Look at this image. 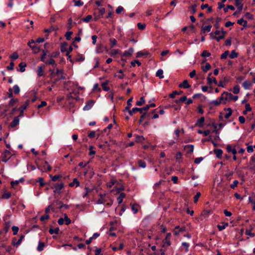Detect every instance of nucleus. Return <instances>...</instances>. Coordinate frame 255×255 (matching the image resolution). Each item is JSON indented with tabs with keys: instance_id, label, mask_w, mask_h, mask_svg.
Wrapping results in <instances>:
<instances>
[{
	"instance_id": "nucleus-48",
	"label": "nucleus",
	"mask_w": 255,
	"mask_h": 255,
	"mask_svg": "<svg viewBox=\"0 0 255 255\" xmlns=\"http://www.w3.org/2000/svg\"><path fill=\"white\" fill-rule=\"evenodd\" d=\"M110 43H111V48L114 47L115 45H117V40H116V39H115V38H110Z\"/></svg>"
},
{
	"instance_id": "nucleus-59",
	"label": "nucleus",
	"mask_w": 255,
	"mask_h": 255,
	"mask_svg": "<svg viewBox=\"0 0 255 255\" xmlns=\"http://www.w3.org/2000/svg\"><path fill=\"white\" fill-rule=\"evenodd\" d=\"M10 58L12 60H16L18 58V55L16 52H14L10 56Z\"/></svg>"
},
{
	"instance_id": "nucleus-1",
	"label": "nucleus",
	"mask_w": 255,
	"mask_h": 255,
	"mask_svg": "<svg viewBox=\"0 0 255 255\" xmlns=\"http://www.w3.org/2000/svg\"><path fill=\"white\" fill-rule=\"evenodd\" d=\"M100 198L99 199H98L96 203L97 204H104L105 203H106V205L108 206H111L113 204V201L111 199H109V200L107 199V197H106V194H100L99 195Z\"/></svg>"
},
{
	"instance_id": "nucleus-50",
	"label": "nucleus",
	"mask_w": 255,
	"mask_h": 255,
	"mask_svg": "<svg viewBox=\"0 0 255 255\" xmlns=\"http://www.w3.org/2000/svg\"><path fill=\"white\" fill-rule=\"evenodd\" d=\"M138 164L140 167L143 168H145L146 166V163L141 160H138Z\"/></svg>"
},
{
	"instance_id": "nucleus-29",
	"label": "nucleus",
	"mask_w": 255,
	"mask_h": 255,
	"mask_svg": "<svg viewBox=\"0 0 255 255\" xmlns=\"http://www.w3.org/2000/svg\"><path fill=\"white\" fill-rule=\"evenodd\" d=\"M212 25H208L207 26L202 27L201 28V31L205 33L206 32H210L211 30Z\"/></svg>"
},
{
	"instance_id": "nucleus-38",
	"label": "nucleus",
	"mask_w": 255,
	"mask_h": 255,
	"mask_svg": "<svg viewBox=\"0 0 255 255\" xmlns=\"http://www.w3.org/2000/svg\"><path fill=\"white\" fill-rule=\"evenodd\" d=\"M145 103L144 97H141L139 100L136 102V105L138 106L142 105Z\"/></svg>"
},
{
	"instance_id": "nucleus-45",
	"label": "nucleus",
	"mask_w": 255,
	"mask_h": 255,
	"mask_svg": "<svg viewBox=\"0 0 255 255\" xmlns=\"http://www.w3.org/2000/svg\"><path fill=\"white\" fill-rule=\"evenodd\" d=\"M155 107V104L154 103H151L148 105H147L146 106L144 107L143 108H142L143 109V111H147L150 108H152Z\"/></svg>"
},
{
	"instance_id": "nucleus-56",
	"label": "nucleus",
	"mask_w": 255,
	"mask_h": 255,
	"mask_svg": "<svg viewBox=\"0 0 255 255\" xmlns=\"http://www.w3.org/2000/svg\"><path fill=\"white\" fill-rule=\"evenodd\" d=\"M240 87L238 85H236L233 89V93L235 94H237L240 92Z\"/></svg>"
},
{
	"instance_id": "nucleus-31",
	"label": "nucleus",
	"mask_w": 255,
	"mask_h": 255,
	"mask_svg": "<svg viewBox=\"0 0 255 255\" xmlns=\"http://www.w3.org/2000/svg\"><path fill=\"white\" fill-rule=\"evenodd\" d=\"M79 184L80 183L78 179L76 178H74L73 180V182L69 184V186L70 187H73L75 185L76 187H78V186H79Z\"/></svg>"
},
{
	"instance_id": "nucleus-52",
	"label": "nucleus",
	"mask_w": 255,
	"mask_h": 255,
	"mask_svg": "<svg viewBox=\"0 0 255 255\" xmlns=\"http://www.w3.org/2000/svg\"><path fill=\"white\" fill-rule=\"evenodd\" d=\"M103 89L105 91H108L110 90L109 87L108 86L107 83H103L102 85Z\"/></svg>"
},
{
	"instance_id": "nucleus-15",
	"label": "nucleus",
	"mask_w": 255,
	"mask_h": 255,
	"mask_svg": "<svg viewBox=\"0 0 255 255\" xmlns=\"http://www.w3.org/2000/svg\"><path fill=\"white\" fill-rule=\"evenodd\" d=\"M143 111V109H142V108H134L131 111H129V114L130 116H131L134 113H135L136 112H139L140 113L142 114Z\"/></svg>"
},
{
	"instance_id": "nucleus-12",
	"label": "nucleus",
	"mask_w": 255,
	"mask_h": 255,
	"mask_svg": "<svg viewBox=\"0 0 255 255\" xmlns=\"http://www.w3.org/2000/svg\"><path fill=\"white\" fill-rule=\"evenodd\" d=\"M24 236L23 235H21L19 239L16 242V239H13L12 241V244L14 246H15L17 247L22 242V241L23 239L24 238Z\"/></svg>"
},
{
	"instance_id": "nucleus-57",
	"label": "nucleus",
	"mask_w": 255,
	"mask_h": 255,
	"mask_svg": "<svg viewBox=\"0 0 255 255\" xmlns=\"http://www.w3.org/2000/svg\"><path fill=\"white\" fill-rule=\"evenodd\" d=\"M138 28L140 30H143L146 26V25L144 23H138L137 24Z\"/></svg>"
},
{
	"instance_id": "nucleus-64",
	"label": "nucleus",
	"mask_w": 255,
	"mask_h": 255,
	"mask_svg": "<svg viewBox=\"0 0 255 255\" xmlns=\"http://www.w3.org/2000/svg\"><path fill=\"white\" fill-rule=\"evenodd\" d=\"M92 18L91 15H88L87 16L83 19V20L85 22H88Z\"/></svg>"
},
{
	"instance_id": "nucleus-61",
	"label": "nucleus",
	"mask_w": 255,
	"mask_h": 255,
	"mask_svg": "<svg viewBox=\"0 0 255 255\" xmlns=\"http://www.w3.org/2000/svg\"><path fill=\"white\" fill-rule=\"evenodd\" d=\"M46 64L52 65V66H56L55 60L53 59H50L49 61L46 62Z\"/></svg>"
},
{
	"instance_id": "nucleus-36",
	"label": "nucleus",
	"mask_w": 255,
	"mask_h": 255,
	"mask_svg": "<svg viewBox=\"0 0 255 255\" xmlns=\"http://www.w3.org/2000/svg\"><path fill=\"white\" fill-rule=\"evenodd\" d=\"M44 246H45V244L44 243H42L41 242H39L37 248V250L38 251H42L43 250Z\"/></svg>"
},
{
	"instance_id": "nucleus-42",
	"label": "nucleus",
	"mask_w": 255,
	"mask_h": 255,
	"mask_svg": "<svg viewBox=\"0 0 255 255\" xmlns=\"http://www.w3.org/2000/svg\"><path fill=\"white\" fill-rule=\"evenodd\" d=\"M198 133L199 134H203L204 136H207L210 133V131L209 130H206L205 131L198 130Z\"/></svg>"
},
{
	"instance_id": "nucleus-10",
	"label": "nucleus",
	"mask_w": 255,
	"mask_h": 255,
	"mask_svg": "<svg viewBox=\"0 0 255 255\" xmlns=\"http://www.w3.org/2000/svg\"><path fill=\"white\" fill-rule=\"evenodd\" d=\"M94 104V101L93 100L88 101L86 103L84 107L83 108V110L84 111H88V110H90L93 106Z\"/></svg>"
},
{
	"instance_id": "nucleus-8",
	"label": "nucleus",
	"mask_w": 255,
	"mask_h": 255,
	"mask_svg": "<svg viewBox=\"0 0 255 255\" xmlns=\"http://www.w3.org/2000/svg\"><path fill=\"white\" fill-rule=\"evenodd\" d=\"M171 233H167L165 238L163 240V244L164 246H170L171 245L170 237Z\"/></svg>"
},
{
	"instance_id": "nucleus-21",
	"label": "nucleus",
	"mask_w": 255,
	"mask_h": 255,
	"mask_svg": "<svg viewBox=\"0 0 255 255\" xmlns=\"http://www.w3.org/2000/svg\"><path fill=\"white\" fill-rule=\"evenodd\" d=\"M225 110L227 111V113L225 115L224 117L225 119H228L232 115V110L231 108H230L225 109Z\"/></svg>"
},
{
	"instance_id": "nucleus-34",
	"label": "nucleus",
	"mask_w": 255,
	"mask_h": 255,
	"mask_svg": "<svg viewBox=\"0 0 255 255\" xmlns=\"http://www.w3.org/2000/svg\"><path fill=\"white\" fill-rule=\"evenodd\" d=\"M229 100L236 101L238 99V96H233L231 93L228 92Z\"/></svg>"
},
{
	"instance_id": "nucleus-63",
	"label": "nucleus",
	"mask_w": 255,
	"mask_h": 255,
	"mask_svg": "<svg viewBox=\"0 0 255 255\" xmlns=\"http://www.w3.org/2000/svg\"><path fill=\"white\" fill-rule=\"evenodd\" d=\"M131 209L134 214H136L138 212V206L137 205H133L131 206Z\"/></svg>"
},
{
	"instance_id": "nucleus-47",
	"label": "nucleus",
	"mask_w": 255,
	"mask_h": 255,
	"mask_svg": "<svg viewBox=\"0 0 255 255\" xmlns=\"http://www.w3.org/2000/svg\"><path fill=\"white\" fill-rule=\"evenodd\" d=\"M124 248V245L123 244H121L119 247H113L112 250L114 251H117L119 250H121Z\"/></svg>"
},
{
	"instance_id": "nucleus-14",
	"label": "nucleus",
	"mask_w": 255,
	"mask_h": 255,
	"mask_svg": "<svg viewBox=\"0 0 255 255\" xmlns=\"http://www.w3.org/2000/svg\"><path fill=\"white\" fill-rule=\"evenodd\" d=\"M226 149L228 152H231L233 155H236L237 153V150L230 144L227 146Z\"/></svg>"
},
{
	"instance_id": "nucleus-53",
	"label": "nucleus",
	"mask_w": 255,
	"mask_h": 255,
	"mask_svg": "<svg viewBox=\"0 0 255 255\" xmlns=\"http://www.w3.org/2000/svg\"><path fill=\"white\" fill-rule=\"evenodd\" d=\"M72 33V31H68L66 33L65 36L67 40H69L71 39Z\"/></svg>"
},
{
	"instance_id": "nucleus-16",
	"label": "nucleus",
	"mask_w": 255,
	"mask_h": 255,
	"mask_svg": "<svg viewBox=\"0 0 255 255\" xmlns=\"http://www.w3.org/2000/svg\"><path fill=\"white\" fill-rule=\"evenodd\" d=\"M243 86L246 90L250 89L252 86V83L250 81H246L243 84Z\"/></svg>"
},
{
	"instance_id": "nucleus-7",
	"label": "nucleus",
	"mask_w": 255,
	"mask_h": 255,
	"mask_svg": "<svg viewBox=\"0 0 255 255\" xmlns=\"http://www.w3.org/2000/svg\"><path fill=\"white\" fill-rule=\"evenodd\" d=\"M220 100L222 102V104H226L227 101L229 100L228 92H224L220 97Z\"/></svg>"
},
{
	"instance_id": "nucleus-20",
	"label": "nucleus",
	"mask_w": 255,
	"mask_h": 255,
	"mask_svg": "<svg viewBox=\"0 0 255 255\" xmlns=\"http://www.w3.org/2000/svg\"><path fill=\"white\" fill-rule=\"evenodd\" d=\"M29 100H26L25 103L20 107L19 109L21 111V113H22L23 111L26 109L27 107L28 106L29 104ZM21 116H22V114H21Z\"/></svg>"
},
{
	"instance_id": "nucleus-3",
	"label": "nucleus",
	"mask_w": 255,
	"mask_h": 255,
	"mask_svg": "<svg viewBox=\"0 0 255 255\" xmlns=\"http://www.w3.org/2000/svg\"><path fill=\"white\" fill-rule=\"evenodd\" d=\"M37 168L42 172L50 171L51 167L47 161H45L43 165H39L37 163Z\"/></svg>"
},
{
	"instance_id": "nucleus-22",
	"label": "nucleus",
	"mask_w": 255,
	"mask_h": 255,
	"mask_svg": "<svg viewBox=\"0 0 255 255\" xmlns=\"http://www.w3.org/2000/svg\"><path fill=\"white\" fill-rule=\"evenodd\" d=\"M184 148L188 153H190L193 152L194 146L192 144L187 145L185 146Z\"/></svg>"
},
{
	"instance_id": "nucleus-43",
	"label": "nucleus",
	"mask_w": 255,
	"mask_h": 255,
	"mask_svg": "<svg viewBox=\"0 0 255 255\" xmlns=\"http://www.w3.org/2000/svg\"><path fill=\"white\" fill-rule=\"evenodd\" d=\"M135 136L136 142H142L144 140V138L142 135H136Z\"/></svg>"
},
{
	"instance_id": "nucleus-62",
	"label": "nucleus",
	"mask_w": 255,
	"mask_h": 255,
	"mask_svg": "<svg viewBox=\"0 0 255 255\" xmlns=\"http://www.w3.org/2000/svg\"><path fill=\"white\" fill-rule=\"evenodd\" d=\"M94 146H90V147H89V155H94L95 153H96V152L94 150Z\"/></svg>"
},
{
	"instance_id": "nucleus-13",
	"label": "nucleus",
	"mask_w": 255,
	"mask_h": 255,
	"mask_svg": "<svg viewBox=\"0 0 255 255\" xmlns=\"http://www.w3.org/2000/svg\"><path fill=\"white\" fill-rule=\"evenodd\" d=\"M19 120L18 117H15L12 122L10 124L9 126L13 128L19 124Z\"/></svg>"
},
{
	"instance_id": "nucleus-44",
	"label": "nucleus",
	"mask_w": 255,
	"mask_h": 255,
	"mask_svg": "<svg viewBox=\"0 0 255 255\" xmlns=\"http://www.w3.org/2000/svg\"><path fill=\"white\" fill-rule=\"evenodd\" d=\"M11 197V193L9 192H5L2 195L3 199H9Z\"/></svg>"
},
{
	"instance_id": "nucleus-32",
	"label": "nucleus",
	"mask_w": 255,
	"mask_h": 255,
	"mask_svg": "<svg viewBox=\"0 0 255 255\" xmlns=\"http://www.w3.org/2000/svg\"><path fill=\"white\" fill-rule=\"evenodd\" d=\"M210 68L211 65L209 63H206L205 65L202 67V69L204 72H207Z\"/></svg>"
},
{
	"instance_id": "nucleus-25",
	"label": "nucleus",
	"mask_w": 255,
	"mask_h": 255,
	"mask_svg": "<svg viewBox=\"0 0 255 255\" xmlns=\"http://www.w3.org/2000/svg\"><path fill=\"white\" fill-rule=\"evenodd\" d=\"M179 87L180 88H189L190 87V85L188 84L187 80H184L182 83L180 84L179 85Z\"/></svg>"
},
{
	"instance_id": "nucleus-11",
	"label": "nucleus",
	"mask_w": 255,
	"mask_h": 255,
	"mask_svg": "<svg viewBox=\"0 0 255 255\" xmlns=\"http://www.w3.org/2000/svg\"><path fill=\"white\" fill-rule=\"evenodd\" d=\"M212 73H210L208 74V76L207 77V82L209 85H211L212 83H214L215 84H217V81L216 80V78L214 77H212Z\"/></svg>"
},
{
	"instance_id": "nucleus-55",
	"label": "nucleus",
	"mask_w": 255,
	"mask_h": 255,
	"mask_svg": "<svg viewBox=\"0 0 255 255\" xmlns=\"http://www.w3.org/2000/svg\"><path fill=\"white\" fill-rule=\"evenodd\" d=\"M182 155L181 152H177L175 155L176 160L177 161H179L182 158Z\"/></svg>"
},
{
	"instance_id": "nucleus-58",
	"label": "nucleus",
	"mask_w": 255,
	"mask_h": 255,
	"mask_svg": "<svg viewBox=\"0 0 255 255\" xmlns=\"http://www.w3.org/2000/svg\"><path fill=\"white\" fill-rule=\"evenodd\" d=\"M239 181L237 180H235L233 181V183L231 184L230 187L232 189H234L238 186Z\"/></svg>"
},
{
	"instance_id": "nucleus-41",
	"label": "nucleus",
	"mask_w": 255,
	"mask_h": 255,
	"mask_svg": "<svg viewBox=\"0 0 255 255\" xmlns=\"http://www.w3.org/2000/svg\"><path fill=\"white\" fill-rule=\"evenodd\" d=\"M48 51L47 50H43L42 51V55L40 58V60L44 62L46 55L47 54Z\"/></svg>"
},
{
	"instance_id": "nucleus-30",
	"label": "nucleus",
	"mask_w": 255,
	"mask_h": 255,
	"mask_svg": "<svg viewBox=\"0 0 255 255\" xmlns=\"http://www.w3.org/2000/svg\"><path fill=\"white\" fill-rule=\"evenodd\" d=\"M156 76L159 77L160 79H162L164 78L163 76V71L162 69H159L156 73Z\"/></svg>"
},
{
	"instance_id": "nucleus-2",
	"label": "nucleus",
	"mask_w": 255,
	"mask_h": 255,
	"mask_svg": "<svg viewBox=\"0 0 255 255\" xmlns=\"http://www.w3.org/2000/svg\"><path fill=\"white\" fill-rule=\"evenodd\" d=\"M226 33V32L222 29V31L216 30L214 33H211L210 36L212 39H215L217 41H219L224 38Z\"/></svg>"
},
{
	"instance_id": "nucleus-51",
	"label": "nucleus",
	"mask_w": 255,
	"mask_h": 255,
	"mask_svg": "<svg viewBox=\"0 0 255 255\" xmlns=\"http://www.w3.org/2000/svg\"><path fill=\"white\" fill-rule=\"evenodd\" d=\"M64 221H65V224L67 225L70 224L71 223L70 219L68 218L66 214L64 215Z\"/></svg>"
},
{
	"instance_id": "nucleus-28",
	"label": "nucleus",
	"mask_w": 255,
	"mask_h": 255,
	"mask_svg": "<svg viewBox=\"0 0 255 255\" xmlns=\"http://www.w3.org/2000/svg\"><path fill=\"white\" fill-rule=\"evenodd\" d=\"M126 197V194L124 193H120L119 196L117 198V200L118 201V203L119 204H121L123 202L124 198Z\"/></svg>"
},
{
	"instance_id": "nucleus-26",
	"label": "nucleus",
	"mask_w": 255,
	"mask_h": 255,
	"mask_svg": "<svg viewBox=\"0 0 255 255\" xmlns=\"http://www.w3.org/2000/svg\"><path fill=\"white\" fill-rule=\"evenodd\" d=\"M229 225L228 223L223 222L222 223V225H218L217 227L219 231H221L224 230Z\"/></svg>"
},
{
	"instance_id": "nucleus-18",
	"label": "nucleus",
	"mask_w": 255,
	"mask_h": 255,
	"mask_svg": "<svg viewBox=\"0 0 255 255\" xmlns=\"http://www.w3.org/2000/svg\"><path fill=\"white\" fill-rule=\"evenodd\" d=\"M214 152L218 158H221L223 154V150L221 149H215Z\"/></svg>"
},
{
	"instance_id": "nucleus-46",
	"label": "nucleus",
	"mask_w": 255,
	"mask_h": 255,
	"mask_svg": "<svg viewBox=\"0 0 255 255\" xmlns=\"http://www.w3.org/2000/svg\"><path fill=\"white\" fill-rule=\"evenodd\" d=\"M13 91L15 94H18L20 92V88L18 85H15L13 87Z\"/></svg>"
},
{
	"instance_id": "nucleus-6",
	"label": "nucleus",
	"mask_w": 255,
	"mask_h": 255,
	"mask_svg": "<svg viewBox=\"0 0 255 255\" xmlns=\"http://www.w3.org/2000/svg\"><path fill=\"white\" fill-rule=\"evenodd\" d=\"M64 187V184L63 183H56L54 184L53 189L54 193H58L59 194H61V190Z\"/></svg>"
},
{
	"instance_id": "nucleus-39",
	"label": "nucleus",
	"mask_w": 255,
	"mask_h": 255,
	"mask_svg": "<svg viewBox=\"0 0 255 255\" xmlns=\"http://www.w3.org/2000/svg\"><path fill=\"white\" fill-rule=\"evenodd\" d=\"M245 110L243 111V114H247V112H250L252 110V108L249 104H247L245 106Z\"/></svg>"
},
{
	"instance_id": "nucleus-35",
	"label": "nucleus",
	"mask_w": 255,
	"mask_h": 255,
	"mask_svg": "<svg viewBox=\"0 0 255 255\" xmlns=\"http://www.w3.org/2000/svg\"><path fill=\"white\" fill-rule=\"evenodd\" d=\"M75 6H81L84 4V2L81 0H73Z\"/></svg>"
},
{
	"instance_id": "nucleus-40",
	"label": "nucleus",
	"mask_w": 255,
	"mask_h": 255,
	"mask_svg": "<svg viewBox=\"0 0 255 255\" xmlns=\"http://www.w3.org/2000/svg\"><path fill=\"white\" fill-rule=\"evenodd\" d=\"M26 64L24 62H21L19 63V67L20 68V71L21 72H23L24 71H25V67H26Z\"/></svg>"
},
{
	"instance_id": "nucleus-37",
	"label": "nucleus",
	"mask_w": 255,
	"mask_h": 255,
	"mask_svg": "<svg viewBox=\"0 0 255 255\" xmlns=\"http://www.w3.org/2000/svg\"><path fill=\"white\" fill-rule=\"evenodd\" d=\"M59 231V229L58 228H55L54 229L50 228L49 230V232L50 234H57Z\"/></svg>"
},
{
	"instance_id": "nucleus-49",
	"label": "nucleus",
	"mask_w": 255,
	"mask_h": 255,
	"mask_svg": "<svg viewBox=\"0 0 255 255\" xmlns=\"http://www.w3.org/2000/svg\"><path fill=\"white\" fill-rule=\"evenodd\" d=\"M238 56V54L237 52H236V51L235 50H233L231 52V53L229 55V57L231 59H233V58H236Z\"/></svg>"
},
{
	"instance_id": "nucleus-17",
	"label": "nucleus",
	"mask_w": 255,
	"mask_h": 255,
	"mask_svg": "<svg viewBox=\"0 0 255 255\" xmlns=\"http://www.w3.org/2000/svg\"><path fill=\"white\" fill-rule=\"evenodd\" d=\"M118 184V182L116 179H112L110 181L107 183V186L108 188H111L114 185H116V187H117Z\"/></svg>"
},
{
	"instance_id": "nucleus-54",
	"label": "nucleus",
	"mask_w": 255,
	"mask_h": 255,
	"mask_svg": "<svg viewBox=\"0 0 255 255\" xmlns=\"http://www.w3.org/2000/svg\"><path fill=\"white\" fill-rule=\"evenodd\" d=\"M19 230V228L17 226H13L12 227V231L13 235H15L17 234Z\"/></svg>"
},
{
	"instance_id": "nucleus-9",
	"label": "nucleus",
	"mask_w": 255,
	"mask_h": 255,
	"mask_svg": "<svg viewBox=\"0 0 255 255\" xmlns=\"http://www.w3.org/2000/svg\"><path fill=\"white\" fill-rule=\"evenodd\" d=\"M45 67V66L44 65H40L37 67V74L38 77H40L44 75V70Z\"/></svg>"
},
{
	"instance_id": "nucleus-33",
	"label": "nucleus",
	"mask_w": 255,
	"mask_h": 255,
	"mask_svg": "<svg viewBox=\"0 0 255 255\" xmlns=\"http://www.w3.org/2000/svg\"><path fill=\"white\" fill-rule=\"evenodd\" d=\"M56 73H57V75L58 76L59 78L60 79H65V77L63 75V73L62 70L57 69L56 71Z\"/></svg>"
},
{
	"instance_id": "nucleus-27",
	"label": "nucleus",
	"mask_w": 255,
	"mask_h": 255,
	"mask_svg": "<svg viewBox=\"0 0 255 255\" xmlns=\"http://www.w3.org/2000/svg\"><path fill=\"white\" fill-rule=\"evenodd\" d=\"M237 23L240 25H243L244 27L247 26V21L245 20L243 18L238 19Z\"/></svg>"
},
{
	"instance_id": "nucleus-60",
	"label": "nucleus",
	"mask_w": 255,
	"mask_h": 255,
	"mask_svg": "<svg viewBox=\"0 0 255 255\" xmlns=\"http://www.w3.org/2000/svg\"><path fill=\"white\" fill-rule=\"evenodd\" d=\"M201 196V193L198 192L196 193V195L194 197V203H197L198 201V199Z\"/></svg>"
},
{
	"instance_id": "nucleus-23",
	"label": "nucleus",
	"mask_w": 255,
	"mask_h": 255,
	"mask_svg": "<svg viewBox=\"0 0 255 255\" xmlns=\"http://www.w3.org/2000/svg\"><path fill=\"white\" fill-rule=\"evenodd\" d=\"M235 4L236 6L238 7V9L239 11H241L243 8V4L242 1L243 0H235Z\"/></svg>"
},
{
	"instance_id": "nucleus-19",
	"label": "nucleus",
	"mask_w": 255,
	"mask_h": 255,
	"mask_svg": "<svg viewBox=\"0 0 255 255\" xmlns=\"http://www.w3.org/2000/svg\"><path fill=\"white\" fill-rule=\"evenodd\" d=\"M133 52V49L132 48H129L127 51H125L122 54V56H130Z\"/></svg>"
},
{
	"instance_id": "nucleus-24",
	"label": "nucleus",
	"mask_w": 255,
	"mask_h": 255,
	"mask_svg": "<svg viewBox=\"0 0 255 255\" xmlns=\"http://www.w3.org/2000/svg\"><path fill=\"white\" fill-rule=\"evenodd\" d=\"M204 121L205 118L204 117H201L197 121L196 125L198 127L201 128L203 126Z\"/></svg>"
},
{
	"instance_id": "nucleus-5",
	"label": "nucleus",
	"mask_w": 255,
	"mask_h": 255,
	"mask_svg": "<svg viewBox=\"0 0 255 255\" xmlns=\"http://www.w3.org/2000/svg\"><path fill=\"white\" fill-rule=\"evenodd\" d=\"M28 45L33 50L34 53H38L40 50V48L35 45V41L33 40H31L30 41H29L28 43Z\"/></svg>"
},
{
	"instance_id": "nucleus-4",
	"label": "nucleus",
	"mask_w": 255,
	"mask_h": 255,
	"mask_svg": "<svg viewBox=\"0 0 255 255\" xmlns=\"http://www.w3.org/2000/svg\"><path fill=\"white\" fill-rule=\"evenodd\" d=\"M11 156V152L9 150H6L2 153L1 160L3 162H6L10 159Z\"/></svg>"
}]
</instances>
